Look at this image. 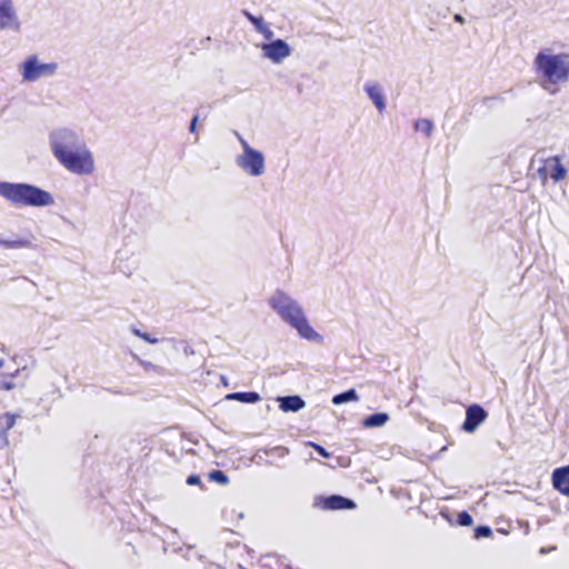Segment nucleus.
<instances>
[{
	"label": "nucleus",
	"instance_id": "0eeeda50",
	"mask_svg": "<svg viewBox=\"0 0 569 569\" xmlns=\"http://www.w3.org/2000/svg\"><path fill=\"white\" fill-rule=\"evenodd\" d=\"M22 77L26 81H34L42 76L52 74L57 70V63H38L37 57H29L22 64Z\"/></svg>",
	"mask_w": 569,
	"mask_h": 569
},
{
	"label": "nucleus",
	"instance_id": "6ab92c4d",
	"mask_svg": "<svg viewBox=\"0 0 569 569\" xmlns=\"http://www.w3.org/2000/svg\"><path fill=\"white\" fill-rule=\"evenodd\" d=\"M358 395L355 389H349L345 392H341L339 395L333 396L332 403L333 405H341L348 401H357Z\"/></svg>",
	"mask_w": 569,
	"mask_h": 569
},
{
	"label": "nucleus",
	"instance_id": "6e6552de",
	"mask_svg": "<svg viewBox=\"0 0 569 569\" xmlns=\"http://www.w3.org/2000/svg\"><path fill=\"white\" fill-rule=\"evenodd\" d=\"M262 50L263 54L274 63H280L291 53V49L288 43L281 39L263 44Z\"/></svg>",
	"mask_w": 569,
	"mask_h": 569
},
{
	"label": "nucleus",
	"instance_id": "2eb2a0df",
	"mask_svg": "<svg viewBox=\"0 0 569 569\" xmlns=\"http://www.w3.org/2000/svg\"><path fill=\"white\" fill-rule=\"evenodd\" d=\"M227 399L238 400L244 403H256L260 400V395L254 391L233 392L227 396Z\"/></svg>",
	"mask_w": 569,
	"mask_h": 569
},
{
	"label": "nucleus",
	"instance_id": "f03ea898",
	"mask_svg": "<svg viewBox=\"0 0 569 569\" xmlns=\"http://www.w3.org/2000/svg\"><path fill=\"white\" fill-rule=\"evenodd\" d=\"M540 84L550 93H556L559 86L569 80V53L557 54L540 51L533 61Z\"/></svg>",
	"mask_w": 569,
	"mask_h": 569
},
{
	"label": "nucleus",
	"instance_id": "20e7f679",
	"mask_svg": "<svg viewBox=\"0 0 569 569\" xmlns=\"http://www.w3.org/2000/svg\"><path fill=\"white\" fill-rule=\"evenodd\" d=\"M0 194L17 206L42 207L53 203L49 192L27 183L0 182Z\"/></svg>",
	"mask_w": 569,
	"mask_h": 569
},
{
	"label": "nucleus",
	"instance_id": "b1692460",
	"mask_svg": "<svg viewBox=\"0 0 569 569\" xmlns=\"http://www.w3.org/2000/svg\"><path fill=\"white\" fill-rule=\"evenodd\" d=\"M473 522L472 517L467 511H461L458 513L457 525L462 527L471 526Z\"/></svg>",
	"mask_w": 569,
	"mask_h": 569
},
{
	"label": "nucleus",
	"instance_id": "a878e982",
	"mask_svg": "<svg viewBox=\"0 0 569 569\" xmlns=\"http://www.w3.org/2000/svg\"><path fill=\"white\" fill-rule=\"evenodd\" d=\"M132 332H133L137 337H139V338L143 339L144 341H147V342H149V343L154 345V343H157V342L159 341L157 338L151 337V336H150L149 333H147V332H141L139 329H133V330H132Z\"/></svg>",
	"mask_w": 569,
	"mask_h": 569
},
{
	"label": "nucleus",
	"instance_id": "c85d7f7f",
	"mask_svg": "<svg viewBox=\"0 0 569 569\" xmlns=\"http://www.w3.org/2000/svg\"><path fill=\"white\" fill-rule=\"evenodd\" d=\"M197 121H198V116H194L192 118V121H191V124H190V131H194Z\"/></svg>",
	"mask_w": 569,
	"mask_h": 569
},
{
	"label": "nucleus",
	"instance_id": "9d476101",
	"mask_svg": "<svg viewBox=\"0 0 569 569\" xmlns=\"http://www.w3.org/2000/svg\"><path fill=\"white\" fill-rule=\"evenodd\" d=\"M0 28L1 29H18L19 23L17 21L12 0L0 1Z\"/></svg>",
	"mask_w": 569,
	"mask_h": 569
},
{
	"label": "nucleus",
	"instance_id": "72a5a7b5",
	"mask_svg": "<svg viewBox=\"0 0 569 569\" xmlns=\"http://www.w3.org/2000/svg\"><path fill=\"white\" fill-rule=\"evenodd\" d=\"M4 361L0 359V369L3 367Z\"/></svg>",
	"mask_w": 569,
	"mask_h": 569
},
{
	"label": "nucleus",
	"instance_id": "c756f323",
	"mask_svg": "<svg viewBox=\"0 0 569 569\" xmlns=\"http://www.w3.org/2000/svg\"><path fill=\"white\" fill-rule=\"evenodd\" d=\"M277 450L279 451L280 456H284L288 453V449L284 447H278Z\"/></svg>",
	"mask_w": 569,
	"mask_h": 569
},
{
	"label": "nucleus",
	"instance_id": "7c9ffc66",
	"mask_svg": "<svg viewBox=\"0 0 569 569\" xmlns=\"http://www.w3.org/2000/svg\"><path fill=\"white\" fill-rule=\"evenodd\" d=\"M140 363H141L146 369H150V368H152V367H153L150 362L140 361Z\"/></svg>",
	"mask_w": 569,
	"mask_h": 569
},
{
	"label": "nucleus",
	"instance_id": "aec40b11",
	"mask_svg": "<svg viewBox=\"0 0 569 569\" xmlns=\"http://www.w3.org/2000/svg\"><path fill=\"white\" fill-rule=\"evenodd\" d=\"M208 479L210 481L218 482V483H220L222 486L227 485L229 482V478L221 470H212L211 472L208 473Z\"/></svg>",
	"mask_w": 569,
	"mask_h": 569
},
{
	"label": "nucleus",
	"instance_id": "2f4dec72",
	"mask_svg": "<svg viewBox=\"0 0 569 569\" xmlns=\"http://www.w3.org/2000/svg\"><path fill=\"white\" fill-rule=\"evenodd\" d=\"M455 20H456L457 22H460V23H462V22H463V18H462L460 14H456V16H455Z\"/></svg>",
	"mask_w": 569,
	"mask_h": 569
},
{
	"label": "nucleus",
	"instance_id": "7ed1b4c3",
	"mask_svg": "<svg viewBox=\"0 0 569 569\" xmlns=\"http://www.w3.org/2000/svg\"><path fill=\"white\" fill-rule=\"evenodd\" d=\"M270 306L288 322L297 329L299 335L308 340L318 337L317 332L311 328L306 319L299 305L282 291H277L269 300Z\"/></svg>",
	"mask_w": 569,
	"mask_h": 569
},
{
	"label": "nucleus",
	"instance_id": "a211bd4d",
	"mask_svg": "<svg viewBox=\"0 0 569 569\" xmlns=\"http://www.w3.org/2000/svg\"><path fill=\"white\" fill-rule=\"evenodd\" d=\"M31 246V241L28 239H16V240H4L0 238V247L4 249H20V248H29Z\"/></svg>",
	"mask_w": 569,
	"mask_h": 569
},
{
	"label": "nucleus",
	"instance_id": "bb28decb",
	"mask_svg": "<svg viewBox=\"0 0 569 569\" xmlns=\"http://www.w3.org/2000/svg\"><path fill=\"white\" fill-rule=\"evenodd\" d=\"M308 445L310 447H312L321 457H323V458L330 457V453L322 446H320L316 442H309Z\"/></svg>",
	"mask_w": 569,
	"mask_h": 569
},
{
	"label": "nucleus",
	"instance_id": "423d86ee",
	"mask_svg": "<svg viewBox=\"0 0 569 569\" xmlns=\"http://www.w3.org/2000/svg\"><path fill=\"white\" fill-rule=\"evenodd\" d=\"M243 154L238 159V164L251 176L263 173L264 159L261 152L252 149L244 140H241Z\"/></svg>",
	"mask_w": 569,
	"mask_h": 569
},
{
	"label": "nucleus",
	"instance_id": "dca6fc26",
	"mask_svg": "<svg viewBox=\"0 0 569 569\" xmlns=\"http://www.w3.org/2000/svg\"><path fill=\"white\" fill-rule=\"evenodd\" d=\"M243 14L256 27L258 32L264 34L268 39L271 38L272 32L268 27H266L262 18L254 17L249 11H243Z\"/></svg>",
	"mask_w": 569,
	"mask_h": 569
},
{
	"label": "nucleus",
	"instance_id": "39448f33",
	"mask_svg": "<svg viewBox=\"0 0 569 569\" xmlns=\"http://www.w3.org/2000/svg\"><path fill=\"white\" fill-rule=\"evenodd\" d=\"M537 172L542 184H546L549 179L553 183L565 180L568 171L562 164L559 156H551L542 161V164L538 168Z\"/></svg>",
	"mask_w": 569,
	"mask_h": 569
},
{
	"label": "nucleus",
	"instance_id": "f3484780",
	"mask_svg": "<svg viewBox=\"0 0 569 569\" xmlns=\"http://www.w3.org/2000/svg\"><path fill=\"white\" fill-rule=\"evenodd\" d=\"M389 420L388 413L385 412H377L373 415L368 416L363 420V426L366 428H375V427H381Z\"/></svg>",
	"mask_w": 569,
	"mask_h": 569
},
{
	"label": "nucleus",
	"instance_id": "473e14b6",
	"mask_svg": "<svg viewBox=\"0 0 569 569\" xmlns=\"http://www.w3.org/2000/svg\"><path fill=\"white\" fill-rule=\"evenodd\" d=\"M441 515H442V517H443V518H446L447 520H449V521H450V519H449V516H448V515H446V513H441Z\"/></svg>",
	"mask_w": 569,
	"mask_h": 569
},
{
	"label": "nucleus",
	"instance_id": "412c9836",
	"mask_svg": "<svg viewBox=\"0 0 569 569\" xmlns=\"http://www.w3.org/2000/svg\"><path fill=\"white\" fill-rule=\"evenodd\" d=\"M415 128L417 131L423 132L426 136H430L433 124L428 119H420L416 122Z\"/></svg>",
	"mask_w": 569,
	"mask_h": 569
},
{
	"label": "nucleus",
	"instance_id": "f8f14e48",
	"mask_svg": "<svg viewBox=\"0 0 569 569\" xmlns=\"http://www.w3.org/2000/svg\"><path fill=\"white\" fill-rule=\"evenodd\" d=\"M279 408L284 412H296L302 409L306 405L305 400L299 396H287L279 398Z\"/></svg>",
	"mask_w": 569,
	"mask_h": 569
},
{
	"label": "nucleus",
	"instance_id": "1a4fd4ad",
	"mask_svg": "<svg viewBox=\"0 0 569 569\" xmlns=\"http://www.w3.org/2000/svg\"><path fill=\"white\" fill-rule=\"evenodd\" d=\"M488 417L487 411L479 405H471L466 410V419L462 429L473 432Z\"/></svg>",
	"mask_w": 569,
	"mask_h": 569
},
{
	"label": "nucleus",
	"instance_id": "cd10ccee",
	"mask_svg": "<svg viewBox=\"0 0 569 569\" xmlns=\"http://www.w3.org/2000/svg\"><path fill=\"white\" fill-rule=\"evenodd\" d=\"M187 483L189 486H199L201 485V479L198 475H190L188 478H187Z\"/></svg>",
	"mask_w": 569,
	"mask_h": 569
},
{
	"label": "nucleus",
	"instance_id": "9b49d317",
	"mask_svg": "<svg viewBox=\"0 0 569 569\" xmlns=\"http://www.w3.org/2000/svg\"><path fill=\"white\" fill-rule=\"evenodd\" d=\"M552 485L560 493L569 497V465L553 470Z\"/></svg>",
	"mask_w": 569,
	"mask_h": 569
},
{
	"label": "nucleus",
	"instance_id": "393cba45",
	"mask_svg": "<svg viewBox=\"0 0 569 569\" xmlns=\"http://www.w3.org/2000/svg\"><path fill=\"white\" fill-rule=\"evenodd\" d=\"M492 535V531L489 527L487 526H478L476 529H475V538L476 539H480V538H489L491 537Z\"/></svg>",
	"mask_w": 569,
	"mask_h": 569
},
{
	"label": "nucleus",
	"instance_id": "4468645a",
	"mask_svg": "<svg viewBox=\"0 0 569 569\" xmlns=\"http://www.w3.org/2000/svg\"><path fill=\"white\" fill-rule=\"evenodd\" d=\"M366 91L377 109L382 112L386 108V104L380 88L377 84H370L366 87Z\"/></svg>",
	"mask_w": 569,
	"mask_h": 569
},
{
	"label": "nucleus",
	"instance_id": "4be33fe9",
	"mask_svg": "<svg viewBox=\"0 0 569 569\" xmlns=\"http://www.w3.org/2000/svg\"><path fill=\"white\" fill-rule=\"evenodd\" d=\"M17 416L6 412L1 416V426L4 431L10 430L16 425Z\"/></svg>",
	"mask_w": 569,
	"mask_h": 569
},
{
	"label": "nucleus",
	"instance_id": "f257e3e1",
	"mask_svg": "<svg viewBox=\"0 0 569 569\" xmlns=\"http://www.w3.org/2000/svg\"><path fill=\"white\" fill-rule=\"evenodd\" d=\"M73 132L64 131L61 141L53 140L51 148L58 161L70 172L90 174L94 169L92 153L82 143L79 146Z\"/></svg>",
	"mask_w": 569,
	"mask_h": 569
},
{
	"label": "nucleus",
	"instance_id": "5701e85b",
	"mask_svg": "<svg viewBox=\"0 0 569 569\" xmlns=\"http://www.w3.org/2000/svg\"><path fill=\"white\" fill-rule=\"evenodd\" d=\"M20 370L17 369L13 373H11L9 377L10 379L17 377L19 375ZM17 387V383H14L12 380H2L0 382V390L3 391H10L13 390Z\"/></svg>",
	"mask_w": 569,
	"mask_h": 569
},
{
	"label": "nucleus",
	"instance_id": "ddd939ff",
	"mask_svg": "<svg viewBox=\"0 0 569 569\" xmlns=\"http://www.w3.org/2000/svg\"><path fill=\"white\" fill-rule=\"evenodd\" d=\"M325 505L328 509L340 510L350 509L355 506L353 501L341 496H330L326 499Z\"/></svg>",
	"mask_w": 569,
	"mask_h": 569
}]
</instances>
